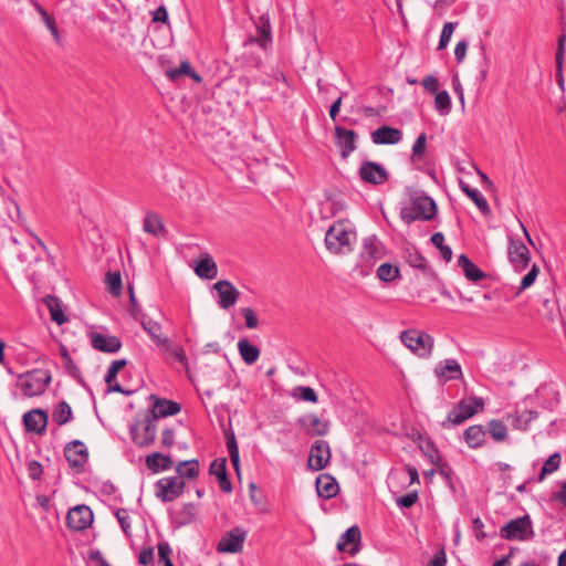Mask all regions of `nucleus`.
Segmentation results:
<instances>
[{"mask_svg":"<svg viewBox=\"0 0 566 566\" xmlns=\"http://www.w3.org/2000/svg\"><path fill=\"white\" fill-rule=\"evenodd\" d=\"M357 234L347 221L334 222L325 234L326 249L333 254H347L353 251Z\"/></svg>","mask_w":566,"mask_h":566,"instance_id":"obj_1","label":"nucleus"},{"mask_svg":"<svg viewBox=\"0 0 566 566\" xmlns=\"http://www.w3.org/2000/svg\"><path fill=\"white\" fill-rule=\"evenodd\" d=\"M438 212L434 200L428 196H413L408 205L401 208L400 218L406 224H410L416 220H432Z\"/></svg>","mask_w":566,"mask_h":566,"instance_id":"obj_2","label":"nucleus"},{"mask_svg":"<svg viewBox=\"0 0 566 566\" xmlns=\"http://www.w3.org/2000/svg\"><path fill=\"white\" fill-rule=\"evenodd\" d=\"M52 380L51 374L43 369H33L19 375L17 386L25 397H35L44 394Z\"/></svg>","mask_w":566,"mask_h":566,"instance_id":"obj_3","label":"nucleus"},{"mask_svg":"<svg viewBox=\"0 0 566 566\" xmlns=\"http://www.w3.org/2000/svg\"><path fill=\"white\" fill-rule=\"evenodd\" d=\"M400 340L415 355L420 358H429L433 349V337L419 329L401 332Z\"/></svg>","mask_w":566,"mask_h":566,"instance_id":"obj_4","label":"nucleus"},{"mask_svg":"<svg viewBox=\"0 0 566 566\" xmlns=\"http://www.w3.org/2000/svg\"><path fill=\"white\" fill-rule=\"evenodd\" d=\"M500 536L506 541H530L535 536L533 522L530 515H524L509 523L500 528Z\"/></svg>","mask_w":566,"mask_h":566,"instance_id":"obj_5","label":"nucleus"},{"mask_svg":"<svg viewBox=\"0 0 566 566\" xmlns=\"http://www.w3.org/2000/svg\"><path fill=\"white\" fill-rule=\"evenodd\" d=\"M157 423L154 418H146L130 426L129 433L133 442L140 447L147 448L154 444L157 436Z\"/></svg>","mask_w":566,"mask_h":566,"instance_id":"obj_6","label":"nucleus"},{"mask_svg":"<svg viewBox=\"0 0 566 566\" xmlns=\"http://www.w3.org/2000/svg\"><path fill=\"white\" fill-rule=\"evenodd\" d=\"M185 490V482L178 476H167L155 484V494L163 502H171L179 497Z\"/></svg>","mask_w":566,"mask_h":566,"instance_id":"obj_7","label":"nucleus"},{"mask_svg":"<svg viewBox=\"0 0 566 566\" xmlns=\"http://www.w3.org/2000/svg\"><path fill=\"white\" fill-rule=\"evenodd\" d=\"M155 345L168 361L178 363L188 370V358L181 345L167 336L160 338Z\"/></svg>","mask_w":566,"mask_h":566,"instance_id":"obj_8","label":"nucleus"},{"mask_svg":"<svg viewBox=\"0 0 566 566\" xmlns=\"http://www.w3.org/2000/svg\"><path fill=\"white\" fill-rule=\"evenodd\" d=\"M94 515L87 505H76L71 509L66 516L67 526L76 532L84 531L92 525Z\"/></svg>","mask_w":566,"mask_h":566,"instance_id":"obj_9","label":"nucleus"},{"mask_svg":"<svg viewBox=\"0 0 566 566\" xmlns=\"http://www.w3.org/2000/svg\"><path fill=\"white\" fill-rule=\"evenodd\" d=\"M331 448L327 441L316 440L310 451L308 467L314 471L326 468L331 460Z\"/></svg>","mask_w":566,"mask_h":566,"instance_id":"obj_10","label":"nucleus"},{"mask_svg":"<svg viewBox=\"0 0 566 566\" xmlns=\"http://www.w3.org/2000/svg\"><path fill=\"white\" fill-rule=\"evenodd\" d=\"M358 174L364 182L375 186L385 184L389 178L387 170L381 165L374 161L363 163Z\"/></svg>","mask_w":566,"mask_h":566,"instance_id":"obj_11","label":"nucleus"},{"mask_svg":"<svg viewBox=\"0 0 566 566\" xmlns=\"http://www.w3.org/2000/svg\"><path fill=\"white\" fill-rule=\"evenodd\" d=\"M247 538V532L237 527L229 531L218 543L217 549L220 553H240Z\"/></svg>","mask_w":566,"mask_h":566,"instance_id":"obj_12","label":"nucleus"},{"mask_svg":"<svg viewBox=\"0 0 566 566\" xmlns=\"http://www.w3.org/2000/svg\"><path fill=\"white\" fill-rule=\"evenodd\" d=\"M509 260L516 270H525L531 261L527 247L520 240L510 238Z\"/></svg>","mask_w":566,"mask_h":566,"instance_id":"obj_13","label":"nucleus"},{"mask_svg":"<svg viewBox=\"0 0 566 566\" xmlns=\"http://www.w3.org/2000/svg\"><path fill=\"white\" fill-rule=\"evenodd\" d=\"M213 289L219 296L218 304L223 310L230 308L239 300L240 292L231 282L227 280H220L216 282L213 284Z\"/></svg>","mask_w":566,"mask_h":566,"instance_id":"obj_14","label":"nucleus"},{"mask_svg":"<svg viewBox=\"0 0 566 566\" xmlns=\"http://www.w3.org/2000/svg\"><path fill=\"white\" fill-rule=\"evenodd\" d=\"M361 533L357 525L350 526L343 533L337 542L339 552L348 553L350 556L356 555L360 549Z\"/></svg>","mask_w":566,"mask_h":566,"instance_id":"obj_15","label":"nucleus"},{"mask_svg":"<svg viewBox=\"0 0 566 566\" xmlns=\"http://www.w3.org/2000/svg\"><path fill=\"white\" fill-rule=\"evenodd\" d=\"M433 373L436 377L442 382H447L450 380H459L463 378V373L460 364L455 359H446L439 361Z\"/></svg>","mask_w":566,"mask_h":566,"instance_id":"obj_16","label":"nucleus"},{"mask_svg":"<svg viewBox=\"0 0 566 566\" xmlns=\"http://www.w3.org/2000/svg\"><path fill=\"white\" fill-rule=\"evenodd\" d=\"M64 455L69 464L73 468H83L88 459L87 449L80 440L67 443L64 449Z\"/></svg>","mask_w":566,"mask_h":566,"instance_id":"obj_17","label":"nucleus"},{"mask_svg":"<svg viewBox=\"0 0 566 566\" xmlns=\"http://www.w3.org/2000/svg\"><path fill=\"white\" fill-rule=\"evenodd\" d=\"M335 144L340 150L342 157H348L356 149L357 134L342 126L335 127Z\"/></svg>","mask_w":566,"mask_h":566,"instance_id":"obj_18","label":"nucleus"},{"mask_svg":"<svg viewBox=\"0 0 566 566\" xmlns=\"http://www.w3.org/2000/svg\"><path fill=\"white\" fill-rule=\"evenodd\" d=\"M91 343L94 349L103 353H117L122 348V342L117 336L98 332L91 333Z\"/></svg>","mask_w":566,"mask_h":566,"instance_id":"obj_19","label":"nucleus"},{"mask_svg":"<svg viewBox=\"0 0 566 566\" xmlns=\"http://www.w3.org/2000/svg\"><path fill=\"white\" fill-rule=\"evenodd\" d=\"M298 424L310 436H326L329 431V421L321 420L315 413H310L298 419Z\"/></svg>","mask_w":566,"mask_h":566,"instance_id":"obj_20","label":"nucleus"},{"mask_svg":"<svg viewBox=\"0 0 566 566\" xmlns=\"http://www.w3.org/2000/svg\"><path fill=\"white\" fill-rule=\"evenodd\" d=\"M48 413L42 409H32L24 413L23 422L27 431L42 434L48 424Z\"/></svg>","mask_w":566,"mask_h":566,"instance_id":"obj_21","label":"nucleus"},{"mask_svg":"<svg viewBox=\"0 0 566 566\" xmlns=\"http://www.w3.org/2000/svg\"><path fill=\"white\" fill-rule=\"evenodd\" d=\"M402 139V132L398 128L382 125L371 133V140L376 145H396Z\"/></svg>","mask_w":566,"mask_h":566,"instance_id":"obj_22","label":"nucleus"},{"mask_svg":"<svg viewBox=\"0 0 566 566\" xmlns=\"http://www.w3.org/2000/svg\"><path fill=\"white\" fill-rule=\"evenodd\" d=\"M179 411H180L179 403L171 401V400L164 399V398H155V401H154V405L151 408V415L148 417L154 418L155 421L157 422V420L159 418L174 416V415L178 413Z\"/></svg>","mask_w":566,"mask_h":566,"instance_id":"obj_23","label":"nucleus"},{"mask_svg":"<svg viewBox=\"0 0 566 566\" xmlns=\"http://www.w3.org/2000/svg\"><path fill=\"white\" fill-rule=\"evenodd\" d=\"M317 494L323 499H332L339 491L337 481L329 474H321L316 479Z\"/></svg>","mask_w":566,"mask_h":566,"instance_id":"obj_24","label":"nucleus"},{"mask_svg":"<svg viewBox=\"0 0 566 566\" xmlns=\"http://www.w3.org/2000/svg\"><path fill=\"white\" fill-rule=\"evenodd\" d=\"M196 274L206 280H212L218 275V268L209 253H201L195 268Z\"/></svg>","mask_w":566,"mask_h":566,"instance_id":"obj_25","label":"nucleus"},{"mask_svg":"<svg viewBox=\"0 0 566 566\" xmlns=\"http://www.w3.org/2000/svg\"><path fill=\"white\" fill-rule=\"evenodd\" d=\"M209 471L218 479L219 488L223 492L230 493L232 491V484L227 475L226 459L212 461Z\"/></svg>","mask_w":566,"mask_h":566,"instance_id":"obj_26","label":"nucleus"},{"mask_svg":"<svg viewBox=\"0 0 566 566\" xmlns=\"http://www.w3.org/2000/svg\"><path fill=\"white\" fill-rule=\"evenodd\" d=\"M463 438L469 448L478 449L486 441V430L481 424H473L464 430Z\"/></svg>","mask_w":566,"mask_h":566,"instance_id":"obj_27","label":"nucleus"},{"mask_svg":"<svg viewBox=\"0 0 566 566\" xmlns=\"http://www.w3.org/2000/svg\"><path fill=\"white\" fill-rule=\"evenodd\" d=\"M143 230L154 237H164L166 233L161 218L155 212H147L144 218Z\"/></svg>","mask_w":566,"mask_h":566,"instance_id":"obj_28","label":"nucleus"},{"mask_svg":"<svg viewBox=\"0 0 566 566\" xmlns=\"http://www.w3.org/2000/svg\"><path fill=\"white\" fill-rule=\"evenodd\" d=\"M43 302L49 308L51 319L57 325H62L69 321L63 312L62 303L56 296L48 295L43 298Z\"/></svg>","mask_w":566,"mask_h":566,"instance_id":"obj_29","label":"nucleus"},{"mask_svg":"<svg viewBox=\"0 0 566 566\" xmlns=\"http://www.w3.org/2000/svg\"><path fill=\"white\" fill-rule=\"evenodd\" d=\"M461 190L475 203L482 214L489 216L491 213L490 206L483 195L474 188H471L468 184H460Z\"/></svg>","mask_w":566,"mask_h":566,"instance_id":"obj_30","label":"nucleus"},{"mask_svg":"<svg viewBox=\"0 0 566 566\" xmlns=\"http://www.w3.org/2000/svg\"><path fill=\"white\" fill-rule=\"evenodd\" d=\"M458 264L470 281L478 282L485 277V274L465 254L459 256Z\"/></svg>","mask_w":566,"mask_h":566,"instance_id":"obj_31","label":"nucleus"},{"mask_svg":"<svg viewBox=\"0 0 566 566\" xmlns=\"http://www.w3.org/2000/svg\"><path fill=\"white\" fill-rule=\"evenodd\" d=\"M455 406L471 418L484 409V400L481 397H469L461 399Z\"/></svg>","mask_w":566,"mask_h":566,"instance_id":"obj_32","label":"nucleus"},{"mask_svg":"<svg viewBox=\"0 0 566 566\" xmlns=\"http://www.w3.org/2000/svg\"><path fill=\"white\" fill-rule=\"evenodd\" d=\"M166 75L170 81H176L182 75L191 77L197 83L202 81V77L191 67L188 61H182L176 69L167 70Z\"/></svg>","mask_w":566,"mask_h":566,"instance_id":"obj_33","label":"nucleus"},{"mask_svg":"<svg viewBox=\"0 0 566 566\" xmlns=\"http://www.w3.org/2000/svg\"><path fill=\"white\" fill-rule=\"evenodd\" d=\"M381 256L379 241L375 235L364 239L361 258L367 262H374Z\"/></svg>","mask_w":566,"mask_h":566,"instance_id":"obj_34","label":"nucleus"},{"mask_svg":"<svg viewBox=\"0 0 566 566\" xmlns=\"http://www.w3.org/2000/svg\"><path fill=\"white\" fill-rule=\"evenodd\" d=\"M238 349L241 358L247 365L254 364L260 357V349L248 339L238 342Z\"/></svg>","mask_w":566,"mask_h":566,"instance_id":"obj_35","label":"nucleus"},{"mask_svg":"<svg viewBox=\"0 0 566 566\" xmlns=\"http://www.w3.org/2000/svg\"><path fill=\"white\" fill-rule=\"evenodd\" d=\"M172 465V460L169 455H164L159 452H154L146 457V467L153 472L160 470H168Z\"/></svg>","mask_w":566,"mask_h":566,"instance_id":"obj_36","label":"nucleus"},{"mask_svg":"<svg viewBox=\"0 0 566 566\" xmlns=\"http://www.w3.org/2000/svg\"><path fill=\"white\" fill-rule=\"evenodd\" d=\"M139 322L142 324L143 329L148 334L154 344H156L160 338L165 336L161 333V325L158 322L154 321L153 318L146 316L145 314L140 315Z\"/></svg>","mask_w":566,"mask_h":566,"instance_id":"obj_37","label":"nucleus"},{"mask_svg":"<svg viewBox=\"0 0 566 566\" xmlns=\"http://www.w3.org/2000/svg\"><path fill=\"white\" fill-rule=\"evenodd\" d=\"M176 471L179 474L178 478L195 479L199 474V462L196 459L181 461L177 464Z\"/></svg>","mask_w":566,"mask_h":566,"instance_id":"obj_38","label":"nucleus"},{"mask_svg":"<svg viewBox=\"0 0 566 566\" xmlns=\"http://www.w3.org/2000/svg\"><path fill=\"white\" fill-rule=\"evenodd\" d=\"M72 417V408L66 401H60L52 412V418L59 426L67 423Z\"/></svg>","mask_w":566,"mask_h":566,"instance_id":"obj_39","label":"nucleus"},{"mask_svg":"<svg viewBox=\"0 0 566 566\" xmlns=\"http://www.w3.org/2000/svg\"><path fill=\"white\" fill-rule=\"evenodd\" d=\"M227 440V449L229 451V457L231 460V463L237 471L238 474H240V458H239V448L237 444V440L234 437V433L231 431L226 434Z\"/></svg>","mask_w":566,"mask_h":566,"instance_id":"obj_40","label":"nucleus"},{"mask_svg":"<svg viewBox=\"0 0 566 566\" xmlns=\"http://www.w3.org/2000/svg\"><path fill=\"white\" fill-rule=\"evenodd\" d=\"M434 108L442 116H446L451 112L452 103L447 91H440L436 93Z\"/></svg>","mask_w":566,"mask_h":566,"instance_id":"obj_41","label":"nucleus"},{"mask_svg":"<svg viewBox=\"0 0 566 566\" xmlns=\"http://www.w3.org/2000/svg\"><path fill=\"white\" fill-rule=\"evenodd\" d=\"M488 430L496 442H503L507 439V428L501 420H491L488 424Z\"/></svg>","mask_w":566,"mask_h":566,"instance_id":"obj_42","label":"nucleus"},{"mask_svg":"<svg viewBox=\"0 0 566 566\" xmlns=\"http://www.w3.org/2000/svg\"><path fill=\"white\" fill-rule=\"evenodd\" d=\"M431 242L439 249L441 258L449 262L452 259V250L449 245L444 244V235L441 232H436L431 235Z\"/></svg>","mask_w":566,"mask_h":566,"instance_id":"obj_43","label":"nucleus"},{"mask_svg":"<svg viewBox=\"0 0 566 566\" xmlns=\"http://www.w3.org/2000/svg\"><path fill=\"white\" fill-rule=\"evenodd\" d=\"M560 464V455L559 453H554L548 457V459L545 461L544 465L542 467V470L538 474V481L542 482L546 475L555 472Z\"/></svg>","mask_w":566,"mask_h":566,"instance_id":"obj_44","label":"nucleus"},{"mask_svg":"<svg viewBox=\"0 0 566 566\" xmlns=\"http://www.w3.org/2000/svg\"><path fill=\"white\" fill-rule=\"evenodd\" d=\"M259 35L258 38H250L249 42L258 43L262 49H265L266 45L271 42V32H270V23L269 21L263 22L258 27Z\"/></svg>","mask_w":566,"mask_h":566,"instance_id":"obj_45","label":"nucleus"},{"mask_svg":"<svg viewBox=\"0 0 566 566\" xmlns=\"http://www.w3.org/2000/svg\"><path fill=\"white\" fill-rule=\"evenodd\" d=\"M107 291L113 295H119L122 292V277L118 272H107L105 276Z\"/></svg>","mask_w":566,"mask_h":566,"instance_id":"obj_46","label":"nucleus"},{"mask_svg":"<svg viewBox=\"0 0 566 566\" xmlns=\"http://www.w3.org/2000/svg\"><path fill=\"white\" fill-rule=\"evenodd\" d=\"M565 42H566V35L560 34L557 40V49H556V53H555L556 69H557L558 75L560 76L559 85H563L562 70H563L564 54H565Z\"/></svg>","mask_w":566,"mask_h":566,"instance_id":"obj_47","label":"nucleus"},{"mask_svg":"<svg viewBox=\"0 0 566 566\" xmlns=\"http://www.w3.org/2000/svg\"><path fill=\"white\" fill-rule=\"evenodd\" d=\"M398 268L389 263L381 264L377 270V276L384 282L394 281L398 276Z\"/></svg>","mask_w":566,"mask_h":566,"instance_id":"obj_48","label":"nucleus"},{"mask_svg":"<svg viewBox=\"0 0 566 566\" xmlns=\"http://www.w3.org/2000/svg\"><path fill=\"white\" fill-rule=\"evenodd\" d=\"M467 419H469L462 410H460L457 406L453 407V409L448 413L446 420L442 422L443 428H448L451 424H461Z\"/></svg>","mask_w":566,"mask_h":566,"instance_id":"obj_49","label":"nucleus"},{"mask_svg":"<svg viewBox=\"0 0 566 566\" xmlns=\"http://www.w3.org/2000/svg\"><path fill=\"white\" fill-rule=\"evenodd\" d=\"M126 364H127L126 359H118V360L112 361V364L109 365L107 373L105 375V382L107 385H111L113 381H115L117 374L119 373V370L122 368H124L126 366Z\"/></svg>","mask_w":566,"mask_h":566,"instance_id":"obj_50","label":"nucleus"},{"mask_svg":"<svg viewBox=\"0 0 566 566\" xmlns=\"http://www.w3.org/2000/svg\"><path fill=\"white\" fill-rule=\"evenodd\" d=\"M458 23L455 22H447L444 23L443 28H442V31H441V35H440V40H439V44H438V50H443L447 48L452 34H453V31L455 29Z\"/></svg>","mask_w":566,"mask_h":566,"instance_id":"obj_51","label":"nucleus"},{"mask_svg":"<svg viewBox=\"0 0 566 566\" xmlns=\"http://www.w3.org/2000/svg\"><path fill=\"white\" fill-rule=\"evenodd\" d=\"M426 147H427V136L424 133H421L417 139L415 140V144L412 146V159H421L426 154Z\"/></svg>","mask_w":566,"mask_h":566,"instance_id":"obj_52","label":"nucleus"},{"mask_svg":"<svg viewBox=\"0 0 566 566\" xmlns=\"http://www.w3.org/2000/svg\"><path fill=\"white\" fill-rule=\"evenodd\" d=\"M157 547L159 560L164 562L165 566H175L170 559L172 552L170 545L167 542H160Z\"/></svg>","mask_w":566,"mask_h":566,"instance_id":"obj_53","label":"nucleus"},{"mask_svg":"<svg viewBox=\"0 0 566 566\" xmlns=\"http://www.w3.org/2000/svg\"><path fill=\"white\" fill-rule=\"evenodd\" d=\"M115 516L123 530V532L126 535H129L130 532V521H129V514L126 509H118L115 513Z\"/></svg>","mask_w":566,"mask_h":566,"instance_id":"obj_54","label":"nucleus"},{"mask_svg":"<svg viewBox=\"0 0 566 566\" xmlns=\"http://www.w3.org/2000/svg\"><path fill=\"white\" fill-rule=\"evenodd\" d=\"M537 274H538V269L536 265H533L532 269L530 270V272L522 277L518 293H521L522 291H524V290L528 289L531 285H533V283L535 282V280L537 277Z\"/></svg>","mask_w":566,"mask_h":566,"instance_id":"obj_55","label":"nucleus"},{"mask_svg":"<svg viewBox=\"0 0 566 566\" xmlns=\"http://www.w3.org/2000/svg\"><path fill=\"white\" fill-rule=\"evenodd\" d=\"M60 352H61V356L64 360L65 368L69 370V373L72 376H75L78 373V369H77L75 363L73 361L72 357L70 356L66 347L62 345L60 348Z\"/></svg>","mask_w":566,"mask_h":566,"instance_id":"obj_56","label":"nucleus"},{"mask_svg":"<svg viewBox=\"0 0 566 566\" xmlns=\"http://www.w3.org/2000/svg\"><path fill=\"white\" fill-rule=\"evenodd\" d=\"M242 315L245 319V326L248 328H256L259 326V319L256 314L251 307H244L241 310Z\"/></svg>","mask_w":566,"mask_h":566,"instance_id":"obj_57","label":"nucleus"},{"mask_svg":"<svg viewBox=\"0 0 566 566\" xmlns=\"http://www.w3.org/2000/svg\"><path fill=\"white\" fill-rule=\"evenodd\" d=\"M296 390L300 391V399L313 403L317 402L318 397L313 388L300 386L296 388Z\"/></svg>","mask_w":566,"mask_h":566,"instance_id":"obj_58","label":"nucleus"},{"mask_svg":"<svg viewBox=\"0 0 566 566\" xmlns=\"http://www.w3.org/2000/svg\"><path fill=\"white\" fill-rule=\"evenodd\" d=\"M43 469L40 462L32 460L28 463L29 478L36 481L41 478Z\"/></svg>","mask_w":566,"mask_h":566,"instance_id":"obj_59","label":"nucleus"},{"mask_svg":"<svg viewBox=\"0 0 566 566\" xmlns=\"http://www.w3.org/2000/svg\"><path fill=\"white\" fill-rule=\"evenodd\" d=\"M417 500H418V493L415 491V492H410L403 496L398 497L397 504L400 507L409 509L417 502Z\"/></svg>","mask_w":566,"mask_h":566,"instance_id":"obj_60","label":"nucleus"},{"mask_svg":"<svg viewBox=\"0 0 566 566\" xmlns=\"http://www.w3.org/2000/svg\"><path fill=\"white\" fill-rule=\"evenodd\" d=\"M408 262L412 268L424 270L427 269V260L418 252L410 253Z\"/></svg>","mask_w":566,"mask_h":566,"instance_id":"obj_61","label":"nucleus"},{"mask_svg":"<svg viewBox=\"0 0 566 566\" xmlns=\"http://www.w3.org/2000/svg\"><path fill=\"white\" fill-rule=\"evenodd\" d=\"M176 431L174 428H166L161 432V446L170 448L175 443Z\"/></svg>","mask_w":566,"mask_h":566,"instance_id":"obj_62","label":"nucleus"},{"mask_svg":"<svg viewBox=\"0 0 566 566\" xmlns=\"http://www.w3.org/2000/svg\"><path fill=\"white\" fill-rule=\"evenodd\" d=\"M422 86L424 87L426 91H428L429 93H438V90H439V81L436 76L433 75H427L423 80H422Z\"/></svg>","mask_w":566,"mask_h":566,"instance_id":"obj_63","label":"nucleus"},{"mask_svg":"<svg viewBox=\"0 0 566 566\" xmlns=\"http://www.w3.org/2000/svg\"><path fill=\"white\" fill-rule=\"evenodd\" d=\"M552 501L559 502L566 507V480L559 483V490L552 494Z\"/></svg>","mask_w":566,"mask_h":566,"instance_id":"obj_64","label":"nucleus"}]
</instances>
